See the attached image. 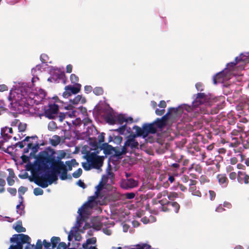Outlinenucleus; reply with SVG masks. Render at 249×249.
I'll return each instance as SVG.
<instances>
[{
    "label": "nucleus",
    "mask_w": 249,
    "mask_h": 249,
    "mask_svg": "<svg viewBox=\"0 0 249 249\" xmlns=\"http://www.w3.org/2000/svg\"><path fill=\"white\" fill-rule=\"evenodd\" d=\"M45 91L41 89H34L30 83H19L15 88L10 90L8 97L10 104H18L19 106L26 107L32 116L39 117L43 113L37 105L45 98Z\"/></svg>",
    "instance_id": "1"
},
{
    "label": "nucleus",
    "mask_w": 249,
    "mask_h": 249,
    "mask_svg": "<svg viewBox=\"0 0 249 249\" xmlns=\"http://www.w3.org/2000/svg\"><path fill=\"white\" fill-rule=\"evenodd\" d=\"M15 146L16 147H18L20 148H22L26 146L23 150V153L22 156H25V154L29 152V156H36L37 152L41 149L38 142V138L36 135L31 137L27 136L23 140L16 143ZM54 150L51 147L49 146L40 151L37 156H54Z\"/></svg>",
    "instance_id": "2"
},
{
    "label": "nucleus",
    "mask_w": 249,
    "mask_h": 249,
    "mask_svg": "<svg viewBox=\"0 0 249 249\" xmlns=\"http://www.w3.org/2000/svg\"><path fill=\"white\" fill-rule=\"evenodd\" d=\"M103 151L105 156H121L116 154L115 148L107 143H104L100 146L96 144L84 145L81 147L75 146L72 152L74 154H81L84 156H98Z\"/></svg>",
    "instance_id": "3"
},
{
    "label": "nucleus",
    "mask_w": 249,
    "mask_h": 249,
    "mask_svg": "<svg viewBox=\"0 0 249 249\" xmlns=\"http://www.w3.org/2000/svg\"><path fill=\"white\" fill-rule=\"evenodd\" d=\"M105 119L109 124H118L121 125V127L115 130L120 134H126L125 131L128 133L131 131V128L130 127L128 128L126 126V124L132 123L133 119L131 117H127L125 115L118 114L112 109H110L105 114Z\"/></svg>",
    "instance_id": "4"
},
{
    "label": "nucleus",
    "mask_w": 249,
    "mask_h": 249,
    "mask_svg": "<svg viewBox=\"0 0 249 249\" xmlns=\"http://www.w3.org/2000/svg\"><path fill=\"white\" fill-rule=\"evenodd\" d=\"M58 111V106L54 104L50 105L44 111V115L49 119H56L60 122H62L64 119L68 117L70 118L72 116H77V113L81 112L82 114L86 113V108L84 107H80L76 110H73L71 112H67L65 113H60L59 116L57 115Z\"/></svg>",
    "instance_id": "5"
},
{
    "label": "nucleus",
    "mask_w": 249,
    "mask_h": 249,
    "mask_svg": "<svg viewBox=\"0 0 249 249\" xmlns=\"http://www.w3.org/2000/svg\"><path fill=\"white\" fill-rule=\"evenodd\" d=\"M56 157H33L34 159H36L34 164L30 163L27 165V170L29 171L32 169H37L39 171L46 172L48 171L50 168L51 169H55L58 159H55Z\"/></svg>",
    "instance_id": "6"
},
{
    "label": "nucleus",
    "mask_w": 249,
    "mask_h": 249,
    "mask_svg": "<svg viewBox=\"0 0 249 249\" xmlns=\"http://www.w3.org/2000/svg\"><path fill=\"white\" fill-rule=\"evenodd\" d=\"M133 130H135V133L133 135L130 134L127 137V139L122 148V154H125L127 153L131 154L132 150L138 148V142L136 141L135 138L140 136V127L134 125Z\"/></svg>",
    "instance_id": "7"
},
{
    "label": "nucleus",
    "mask_w": 249,
    "mask_h": 249,
    "mask_svg": "<svg viewBox=\"0 0 249 249\" xmlns=\"http://www.w3.org/2000/svg\"><path fill=\"white\" fill-rule=\"evenodd\" d=\"M87 113L84 116H82L80 113L79 116L83 118L82 121V125L79 127V129L81 131V127H84V131L80 132V134L77 135V139H83L87 140L89 139L90 136L93 133V131H96L95 128L92 124L91 121L90 119L85 116L87 115ZM79 117V116H78Z\"/></svg>",
    "instance_id": "8"
},
{
    "label": "nucleus",
    "mask_w": 249,
    "mask_h": 249,
    "mask_svg": "<svg viewBox=\"0 0 249 249\" xmlns=\"http://www.w3.org/2000/svg\"><path fill=\"white\" fill-rule=\"evenodd\" d=\"M107 157H83L87 162H83L82 165L86 171H89L92 168L99 169L103 164L105 158Z\"/></svg>",
    "instance_id": "9"
},
{
    "label": "nucleus",
    "mask_w": 249,
    "mask_h": 249,
    "mask_svg": "<svg viewBox=\"0 0 249 249\" xmlns=\"http://www.w3.org/2000/svg\"><path fill=\"white\" fill-rule=\"evenodd\" d=\"M31 238L26 234H14L10 239V241L12 243H17L15 245V248L18 249H23V244H27L25 249H33L34 245L31 244Z\"/></svg>",
    "instance_id": "10"
},
{
    "label": "nucleus",
    "mask_w": 249,
    "mask_h": 249,
    "mask_svg": "<svg viewBox=\"0 0 249 249\" xmlns=\"http://www.w3.org/2000/svg\"><path fill=\"white\" fill-rule=\"evenodd\" d=\"M160 204V208L161 211L164 212H174L178 213L180 209L179 204L176 201H169L167 200L161 199L159 201L157 200H153V204Z\"/></svg>",
    "instance_id": "11"
},
{
    "label": "nucleus",
    "mask_w": 249,
    "mask_h": 249,
    "mask_svg": "<svg viewBox=\"0 0 249 249\" xmlns=\"http://www.w3.org/2000/svg\"><path fill=\"white\" fill-rule=\"evenodd\" d=\"M80 113H81V112H79L78 113H77V116H75V117H76L75 120H72L71 121L66 120L65 121V123L67 124V125L66 126L65 124H64V126H62L63 127L62 130L65 133L67 131L71 129L73 127H74L73 131L76 134V135H77L78 134H80V130L79 129V127L82 125V120L80 116L78 117L80 115ZM86 113L87 112L84 114H82V113L81 114L82 116H84ZM72 117H74V116H72L71 118ZM69 118H70V117H68L65 119H68Z\"/></svg>",
    "instance_id": "12"
},
{
    "label": "nucleus",
    "mask_w": 249,
    "mask_h": 249,
    "mask_svg": "<svg viewBox=\"0 0 249 249\" xmlns=\"http://www.w3.org/2000/svg\"><path fill=\"white\" fill-rule=\"evenodd\" d=\"M49 68V73L51 75L50 77L48 78V81L50 82L59 83L63 82L66 83L65 75L61 68L50 66Z\"/></svg>",
    "instance_id": "13"
},
{
    "label": "nucleus",
    "mask_w": 249,
    "mask_h": 249,
    "mask_svg": "<svg viewBox=\"0 0 249 249\" xmlns=\"http://www.w3.org/2000/svg\"><path fill=\"white\" fill-rule=\"evenodd\" d=\"M65 157H56L58 159V162L55 168V170L56 171V173L58 174H60V178L61 180H65L67 178L71 179V175H67L68 170L66 168V165L64 164L63 161H61V160L64 158Z\"/></svg>",
    "instance_id": "14"
},
{
    "label": "nucleus",
    "mask_w": 249,
    "mask_h": 249,
    "mask_svg": "<svg viewBox=\"0 0 249 249\" xmlns=\"http://www.w3.org/2000/svg\"><path fill=\"white\" fill-rule=\"evenodd\" d=\"M13 133L12 128L11 127L5 126L1 128L0 131V135L2 140L0 141V150H2L3 151L9 153L8 151L9 147L6 149L5 147H2L3 146V143L4 142H7L10 138V134Z\"/></svg>",
    "instance_id": "15"
},
{
    "label": "nucleus",
    "mask_w": 249,
    "mask_h": 249,
    "mask_svg": "<svg viewBox=\"0 0 249 249\" xmlns=\"http://www.w3.org/2000/svg\"><path fill=\"white\" fill-rule=\"evenodd\" d=\"M81 85L80 84H76L73 85H68L65 88V91L63 93V97L64 98H68L72 94H75L80 90Z\"/></svg>",
    "instance_id": "16"
},
{
    "label": "nucleus",
    "mask_w": 249,
    "mask_h": 249,
    "mask_svg": "<svg viewBox=\"0 0 249 249\" xmlns=\"http://www.w3.org/2000/svg\"><path fill=\"white\" fill-rule=\"evenodd\" d=\"M35 183L38 186L43 188H47L49 185V180L48 177V173L45 174V175H37L35 176L34 177Z\"/></svg>",
    "instance_id": "17"
},
{
    "label": "nucleus",
    "mask_w": 249,
    "mask_h": 249,
    "mask_svg": "<svg viewBox=\"0 0 249 249\" xmlns=\"http://www.w3.org/2000/svg\"><path fill=\"white\" fill-rule=\"evenodd\" d=\"M157 128L153 123L149 124H144L141 128V136L146 138L149 133L155 134Z\"/></svg>",
    "instance_id": "18"
},
{
    "label": "nucleus",
    "mask_w": 249,
    "mask_h": 249,
    "mask_svg": "<svg viewBox=\"0 0 249 249\" xmlns=\"http://www.w3.org/2000/svg\"><path fill=\"white\" fill-rule=\"evenodd\" d=\"M47 64H39L36 66L35 68H34L31 70V73L33 75V77L32 79V84L34 85V83L36 81H38L39 78L38 77V75L45 69H46V66Z\"/></svg>",
    "instance_id": "19"
},
{
    "label": "nucleus",
    "mask_w": 249,
    "mask_h": 249,
    "mask_svg": "<svg viewBox=\"0 0 249 249\" xmlns=\"http://www.w3.org/2000/svg\"><path fill=\"white\" fill-rule=\"evenodd\" d=\"M86 100L84 97H83L82 95H78L76 96H75L73 99H71L70 100V105L69 106L66 107H65L67 109L71 110V112L73 110H76L77 109V108H74L72 107V105H77L79 104H83L85 103L86 102ZM80 107H83L80 106L79 107V108Z\"/></svg>",
    "instance_id": "20"
},
{
    "label": "nucleus",
    "mask_w": 249,
    "mask_h": 249,
    "mask_svg": "<svg viewBox=\"0 0 249 249\" xmlns=\"http://www.w3.org/2000/svg\"><path fill=\"white\" fill-rule=\"evenodd\" d=\"M60 243V238L59 237L53 236L51 239V243L44 239L43 245L46 249H54L57 245Z\"/></svg>",
    "instance_id": "21"
},
{
    "label": "nucleus",
    "mask_w": 249,
    "mask_h": 249,
    "mask_svg": "<svg viewBox=\"0 0 249 249\" xmlns=\"http://www.w3.org/2000/svg\"><path fill=\"white\" fill-rule=\"evenodd\" d=\"M161 164L158 161H154L151 162L147 167H144L145 172L147 174L153 173L154 172L159 173V168Z\"/></svg>",
    "instance_id": "22"
},
{
    "label": "nucleus",
    "mask_w": 249,
    "mask_h": 249,
    "mask_svg": "<svg viewBox=\"0 0 249 249\" xmlns=\"http://www.w3.org/2000/svg\"><path fill=\"white\" fill-rule=\"evenodd\" d=\"M178 112H182V109L181 108L170 107L168 109L167 112L164 115H163L161 118L160 119L163 123L166 124L167 120L169 117L172 115H174V116H176Z\"/></svg>",
    "instance_id": "23"
},
{
    "label": "nucleus",
    "mask_w": 249,
    "mask_h": 249,
    "mask_svg": "<svg viewBox=\"0 0 249 249\" xmlns=\"http://www.w3.org/2000/svg\"><path fill=\"white\" fill-rule=\"evenodd\" d=\"M207 99V95L204 93H198L197 96L193 102V105L194 107H197L198 106L205 103Z\"/></svg>",
    "instance_id": "24"
},
{
    "label": "nucleus",
    "mask_w": 249,
    "mask_h": 249,
    "mask_svg": "<svg viewBox=\"0 0 249 249\" xmlns=\"http://www.w3.org/2000/svg\"><path fill=\"white\" fill-rule=\"evenodd\" d=\"M237 180L239 183H244L247 184L249 183V176L245 172L242 171H238L237 174Z\"/></svg>",
    "instance_id": "25"
},
{
    "label": "nucleus",
    "mask_w": 249,
    "mask_h": 249,
    "mask_svg": "<svg viewBox=\"0 0 249 249\" xmlns=\"http://www.w3.org/2000/svg\"><path fill=\"white\" fill-rule=\"evenodd\" d=\"M138 185V182L133 178H129L122 182L121 187L123 188L127 189L132 188Z\"/></svg>",
    "instance_id": "26"
},
{
    "label": "nucleus",
    "mask_w": 249,
    "mask_h": 249,
    "mask_svg": "<svg viewBox=\"0 0 249 249\" xmlns=\"http://www.w3.org/2000/svg\"><path fill=\"white\" fill-rule=\"evenodd\" d=\"M58 173H56V171L53 168L51 169V173H48V177L49 185L52 184L53 182L56 181L58 179L57 175Z\"/></svg>",
    "instance_id": "27"
},
{
    "label": "nucleus",
    "mask_w": 249,
    "mask_h": 249,
    "mask_svg": "<svg viewBox=\"0 0 249 249\" xmlns=\"http://www.w3.org/2000/svg\"><path fill=\"white\" fill-rule=\"evenodd\" d=\"M94 207L93 203H91L89 200L85 203L78 210V213L80 216H82V214L86 212V209L88 208H92Z\"/></svg>",
    "instance_id": "28"
},
{
    "label": "nucleus",
    "mask_w": 249,
    "mask_h": 249,
    "mask_svg": "<svg viewBox=\"0 0 249 249\" xmlns=\"http://www.w3.org/2000/svg\"><path fill=\"white\" fill-rule=\"evenodd\" d=\"M243 53H241L239 56L235 57L234 62H231L227 64V69H229L230 70H232L238 62L240 61H244V60L243 58Z\"/></svg>",
    "instance_id": "29"
},
{
    "label": "nucleus",
    "mask_w": 249,
    "mask_h": 249,
    "mask_svg": "<svg viewBox=\"0 0 249 249\" xmlns=\"http://www.w3.org/2000/svg\"><path fill=\"white\" fill-rule=\"evenodd\" d=\"M123 157H109L108 162L109 166H111L110 164L112 163L115 166V167H117L119 166L120 160Z\"/></svg>",
    "instance_id": "30"
},
{
    "label": "nucleus",
    "mask_w": 249,
    "mask_h": 249,
    "mask_svg": "<svg viewBox=\"0 0 249 249\" xmlns=\"http://www.w3.org/2000/svg\"><path fill=\"white\" fill-rule=\"evenodd\" d=\"M217 178L220 185L225 187L227 186L229 181L225 174H218Z\"/></svg>",
    "instance_id": "31"
},
{
    "label": "nucleus",
    "mask_w": 249,
    "mask_h": 249,
    "mask_svg": "<svg viewBox=\"0 0 249 249\" xmlns=\"http://www.w3.org/2000/svg\"><path fill=\"white\" fill-rule=\"evenodd\" d=\"M145 196V195H144ZM143 196V195H141V209L144 208L145 210L150 211V206L148 203V200Z\"/></svg>",
    "instance_id": "32"
},
{
    "label": "nucleus",
    "mask_w": 249,
    "mask_h": 249,
    "mask_svg": "<svg viewBox=\"0 0 249 249\" xmlns=\"http://www.w3.org/2000/svg\"><path fill=\"white\" fill-rule=\"evenodd\" d=\"M224 72L221 71L219 73H217L215 75H214L213 77V82L214 84H217V83H219L223 80L224 77Z\"/></svg>",
    "instance_id": "33"
},
{
    "label": "nucleus",
    "mask_w": 249,
    "mask_h": 249,
    "mask_svg": "<svg viewBox=\"0 0 249 249\" xmlns=\"http://www.w3.org/2000/svg\"><path fill=\"white\" fill-rule=\"evenodd\" d=\"M24 209V205L22 203V202H19V204L16 206L17 213L20 215H24L25 213Z\"/></svg>",
    "instance_id": "34"
},
{
    "label": "nucleus",
    "mask_w": 249,
    "mask_h": 249,
    "mask_svg": "<svg viewBox=\"0 0 249 249\" xmlns=\"http://www.w3.org/2000/svg\"><path fill=\"white\" fill-rule=\"evenodd\" d=\"M50 143L53 146H56L60 142V137L57 135H54L50 139Z\"/></svg>",
    "instance_id": "35"
},
{
    "label": "nucleus",
    "mask_w": 249,
    "mask_h": 249,
    "mask_svg": "<svg viewBox=\"0 0 249 249\" xmlns=\"http://www.w3.org/2000/svg\"><path fill=\"white\" fill-rule=\"evenodd\" d=\"M189 191L193 196H197L198 197H200L201 196V192L198 190H197L196 187V186L190 187Z\"/></svg>",
    "instance_id": "36"
},
{
    "label": "nucleus",
    "mask_w": 249,
    "mask_h": 249,
    "mask_svg": "<svg viewBox=\"0 0 249 249\" xmlns=\"http://www.w3.org/2000/svg\"><path fill=\"white\" fill-rule=\"evenodd\" d=\"M14 229L18 232H25L26 229L22 227L21 221H18L17 224L14 227Z\"/></svg>",
    "instance_id": "37"
},
{
    "label": "nucleus",
    "mask_w": 249,
    "mask_h": 249,
    "mask_svg": "<svg viewBox=\"0 0 249 249\" xmlns=\"http://www.w3.org/2000/svg\"><path fill=\"white\" fill-rule=\"evenodd\" d=\"M157 128H162L166 125V123H163L160 118H157L153 122Z\"/></svg>",
    "instance_id": "38"
},
{
    "label": "nucleus",
    "mask_w": 249,
    "mask_h": 249,
    "mask_svg": "<svg viewBox=\"0 0 249 249\" xmlns=\"http://www.w3.org/2000/svg\"><path fill=\"white\" fill-rule=\"evenodd\" d=\"M96 242L95 237H92L89 238L87 240L86 242L84 243L82 245L83 248H86L87 246H89L90 244H95Z\"/></svg>",
    "instance_id": "39"
},
{
    "label": "nucleus",
    "mask_w": 249,
    "mask_h": 249,
    "mask_svg": "<svg viewBox=\"0 0 249 249\" xmlns=\"http://www.w3.org/2000/svg\"><path fill=\"white\" fill-rule=\"evenodd\" d=\"M103 196H100L98 195L97 194L94 193V195L92 196H90L89 197L88 200L89 202H90L91 203H95L96 204H97V202L96 201V199L97 198H102Z\"/></svg>",
    "instance_id": "40"
},
{
    "label": "nucleus",
    "mask_w": 249,
    "mask_h": 249,
    "mask_svg": "<svg viewBox=\"0 0 249 249\" xmlns=\"http://www.w3.org/2000/svg\"><path fill=\"white\" fill-rule=\"evenodd\" d=\"M208 157H202L201 161L205 162L206 165H211L214 164V160L213 159H207Z\"/></svg>",
    "instance_id": "41"
},
{
    "label": "nucleus",
    "mask_w": 249,
    "mask_h": 249,
    "mask_svg": "<svg viewBox=\"0 0 249 249\" xmlns=\"http://www.w3.org/2000/svg\"><path fill=\"white\" fill-rule=\"evenodd\" d=\"M40 60L41 61L42 64H46V63H47L49 62L50 63H51V61L48 62L49 57L48 56L44 53H43L41 54L40 56Z\"/></svg>",
    "instance_id": "42"
},
{
    "label": "nucleus",
    "mask_w": 249,
    "mask_h": 249,
    "mask_svg": "<svg viewBox=\"0 0 249 249\" xmlns=\"http://www.w3.org/2000/svg\"><path fill=\"white\" fill-rule=\"evenodd\" d=\"M103 184L102 183V181H100V183L98 184V185L96 186V191H95V194H98V195L100 196H103V195H101L100 191L102 190L103 188Z\"/></svg>",
    "instance_id": "43"
},
{
    "label": "nucleus",
    "mask_w": 249,
    "mask_h": 249,
    "mask_svg": "<svg viewBox=\"0 0 249 249\" xmlns=\"http://www.w3.org/2000/svg\"><path fill=\"white\" fill-rule=\"evenodd\" d=\"M18 125L19 132H23L25 131L27 127V125L25 123L19 122Z\"/></svg>",
    "instance_id": "44"
},
{
    "label": "nucleus",
    "mask_w": 249,
    "mask_h": 249,
    "mask_svg": "<svg viewBox=\"0 0 249 249\" xmlns=\"http://www.w3.org/2000/svg\"><path fill=\"white\" fill-rule=\"evenodd\" d=\"M93 92L96 95H100L103 93V89L101 87H96L93 89Z\"/></svg>",
    "instance_id": "45"
},
{
    "label": "nucleus",
    "mask_w": 249,
    "mask_h": 249,
    "mask_svg": "<svg viewBox=\"0 0 249 249\" xmlns=\"http://www.w3.org/2000/svg\"><path fill=\"white\" fill-rule=\"evenodd\" d=\"M6 182L4 179L0 178V193H2L5 192V185Z\"/></svg>",
    "instance_id": "46"
},
{
    "label": "nucleus",
    "mask_w": 249,
    "mask_h": 249,
    "mask_svg": "<svg viewBox=\"0 0 249 249\" xmlns=\"http://www.w3.org/2000/svg\"><path fill=\"white\" fill-rule=\"evenodd\" d=\"M48 127L50 130L53 131L57 128V125L55 122L52 121L49 123Z\"/></svg>",
    "instance_id": "47"
},
{
    "label": "nucleus",
    "mask_w": 249,
    "mask_h": 249,
    "mask_svg": "<svg viewBox=\"0 0 249 249\" xmlns=\"http://www.w3.org/2000/svg\"><path fill=\"white\" fill-rule=\"evenodd\" d=\"M82 174V170L81 168H78L76 171L74 172L72 175V177L74 178H78Z\"/></svg>",
    "instance_id": "48"
},
{
    "label": "nucleus",
    "mask_w": 249,
    "mask_h": 249,
    "mask_svg": "<svg viewBox=\"0 0 249 249\" xmlns=\"http://www.w3.org/2000/svg\"><path fill=\"white\" fill-rule=\"evenodd\" d=\"M70 79L71 83L75 85L78 84L77 82L78 81V77L74 74H71L70 76Z\"/></svg>",
    "instance_id": "49"
},
{
    "label": "nucleus",
    "mask_w": 249,
    "mask_h": 249,
    "mask_svg": "<svg viewBox=\"0 0 249 249\" xmlns=\"http://www.w3.org/2000/svg\"><path fill=\"white\" fill-rule=\"evenodd\" d=\"M42 244L43 242H42L41 240L38 239L36 242V246H35V245H34V247L33 248V249H42Z\"/></svg>",
    "instance_id": "50"
},
{
    "label": "nucleus",
    "mask_w": 249,
    "mask_h": 249,
    "mask_svg": "<svg viewBox=\"0 0 249 249\" xmlns=\"http://www.w3.org/2000/svg\"><path fill=\"white\" fill-rule=\"evenodd\" d=\"M178 197V194L176 192H170L168 195V198L171 200H174V198Z\"/></svg>",
    "instance_id": "51"
},
{
    "label": "nucleus",
    "mask_w": 249,
    "mask_h": 249,
    "mask_svg": "<svg viewBox=\"0 0 249 249\" xmlns=\"http://www.w3.org/2000/svg\"><path fill=\"white\" fill-rule=\"evenodd\" d=\"M34 194L36 196L42 195L43 194V190L40 188H36L34 190Z\"/></svg>",
    "instance_id": "52"
},
{
    "label": "nucleus",
    "mask_w": 249,
    "mask_h": 249,
    "mask_svg": "<svg viewBox=\"0 0 249 249\" xmlns=\"http://www.w3.org/2000/svg\"><path fill=\"white\" fill-rule=\"evenodd\" d=\"M74 162L76 163V160L75 159H72L71 160H68L66 161V164L67 165L68 170H71L72 169V163Z\"/></svg>",
    "instance_id": "53"
},
{
    "label": "nucleus",
    "mask_w": 249,
    "mask_h": 249,
    "mask_svg": "<svg viewBox=\"0 0 249 249\" xmlns=\"http://www.w3.org/2000/svg\"><path fill=\"white\" fill-rule=\"evenodd\" d=\"M199 180L201 183L203 184L209 182V179L205 175H201L200 177Z\"/></svg>",
    "instance_id": "54"
},
{
    "label": "nucleus",
    "mask_w": 249,
    "mask_h": 249,
    "mask_svg": "<svg viewBox=\"0 0 249 249\" xmlns=\"http://www.w3.org/2000/svg\"><path fill=\"white\" fill-rule=\"evenodd\" d=\"M7 190L11 194V196H16L17 191L15 188H8Z\"/></svg>",
    "instance_id": "55"
},
{
    "label": "nucleus",
    "mask_w": 249,
    "mask_h": 249,
    "mask_svg": "<svg viewBox=\"0 0 249 249\" xmlns=\"http://www.w3.org/2000/svg\"><path fill=\"white\" fill-rule=\"evenodd\" d=\"M27 191V188L26 187H23V186H20L18 189V195H24L25 192Z\"/></svg>",
    "instance_id": "56"
},
{
    "label": "nucleus",
    "mask_w": 249,
    "mask_h": 249,
    "mask_svg": "<svg viewBox=\"0 0 249 249\" xmlns=\"http://www.w3.org/2000/svg\"><path fill=\"white\" fill-rule=\"evenodd\" d=\"M165 112V109L162 108L161 109H159L158 108H156L155 110V113L157 115L161 116L164 114Z\"/></svg>",
    "instance_id": "57"
},
{
    "label": "nucleus",
    "mask_w": 249,
    "mask_h": 249,
    "mask_svg": "<svg viewBox=\"0 0 249 249\" xmlns=\"http://www.w3.org/2000/svg\"><path fill=\"white\" fill-rule=\"evenodd\" d=\"M147 142L152 143L154 142L155 139L152 136H148L144 138Z\"/></svg>",
    "instance_id": "58"
},
{
    "label": "nucleus",
    "mask_w": 249,
    "mask_h": 249,
    "mask_svg": "<svg viewBox=\"0 0 249 249\" xmlns=\"http://www.w3.org/2000/svg\"><path fill=\"white\" fill-rule=\"evenodd\" d=\"M8 171H9V175L7 178H16V176L13 169H8Z\"/></svg>",
    "instance_id": "59"
},
{
    "label": "nucleus",
    "mask_w": 249,
    "mask_h": 249,
    "mask_svg": "<svg viewBox=\"0 0 249 249\" xmlns=\"http://www.w3.org/2000/svg\"><path fill=\"white\" fill-rule=\"evenodd\" d=\"M93 90L91 86H86L84 87V90L86 93H90Z\"/></svg>",
    "instance_id": "60"
},
{
    "label": "nucleus",
    "mask_w": 249,
    "mask_h": 249,
    "mask_svg": "<svg viewBox=\"0 0 249 249\" xmlns=\"http://www.w3.org/2000/svg\"><path fill=\"white\" fill-rule=\"evenodd\" d=\"M14 178H7V183L9 186H12L15 183Z\"/></svg>",
    "instance_id": "61"
},
{
    "label": "nucleus",
    "mask_w": 249,
    "mask_h": 249,
    "mask_svg": "<svg viewBox=\"0 0 249 249\" xmlns=\"http://www.w3.org/2000/svg\"><path fill=\"white\" fill-rule=\"evenodd\" d=\"M210 199L213 200L215 197V193L213 191L210 190L209 191Z\"/></svg>",
    "instance_id": "62"
},
{
    "label": "nucleus",
    "mask_w": 249,
    "mask_h": 249,
    "mask_svg": "<svg viewBox=\"0 0 249 249\" xmlns=\"http://www.w3.org/2000/svg\"><path fill=\"white\" fill-rule=\"evenodd\" d=\"M202 84L200 82H198L196 84V87L197 90L203 91V89H202Z\"/></svg>",
    "instance_id": "63"
},
{
    "label": "nucleus",
    "mask_w": 249,
    "mask_h": 249,
    "mask_svg": "<svg viewBox=\"0 0 249 249\" xmlns=\"http://www.w3.org/2000/svg\"><path fill=\"white\" fill-rule=\"evenodd\" d=\"M105 133H102L101 134L98 135V140L99 142H102L104 141Z\"/></svg>",
    "instance_id": "64"
}]
</instances>
